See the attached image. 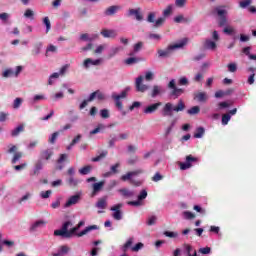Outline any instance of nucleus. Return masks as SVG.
<instances>
[{
	"instance_id": "1",
	"label": "nucleus",
	"mask_w": 256,
	"mask_h": 256,
	"mask_svg": "<svg viewBox=\"0 0 256 256\" xmlns=\"http://www.w3.org/2000/svg\"><path fill=\"white\" fill-rule=\"evenodd\" d=\"M173 111L176 113H179V111H185V103L183 100H179L178 104L173 107V104L171 102H168L164 105L162 109V115L163 117H172Z\"/></svg>"
},
{
	"instance_id": "2",
	"label": "nucleus",
	"mask_w": 256,
	"mask_h": 256,
	"mask_svg": "<svg viewBox=\"0 0 256 256\" xmlns=\"http://www.w3.org/2000/svg\"><path fill=\"white\" fill-rule=\"evenodd\" d=\"M142 173H144L143 169H137L134 171H130L121 176V181H130L131 185H135V187H139V186H141V181H136L133 179V177L142 175Z\"/></svg>"
},
{
	"instance_id": "3",
	"label": "nucleus",
	"mask_w": 256,
	"mask_h": 256,
	"mask_svg": "<svg viewBox=\"0 0 256 256\" xmlns=\"http://www.w3.org/2000/svg\"><path fill=\"white\" fill-rule=\"evenodd\" d=\"M187 45V38H184L180 43L170 45L165 50H158L159 57H169L174 49H181Z\"/></svg>"
},
{
	"instance_id": "4",
	"label": "nucleus",
	"mask_w": 256,
	"mask_h": 256,
	"mask_svg": "<svg viewBox=\"0 0 256 256\" xmlns=\"http://www.w3.org/2000/svg\"><path fill=\"white\" fill-rule=\"evenodd\" d=\"M72 226L73 223L71 221L64 222L61 229L54 231L55 237H64L65 239H71V229L69 230V227Z\"/></svg>"
},
{
	"instance_id": "5",
	"label": "nucleus",
	"mask_w": 256,
	"mask_h": 256,
	"mask_svg": "<svg viewBox=\"0 0 256 256\" xmlns=\"http://www.w3.org/2000/svg\"><path fill=\"white\" fill-rule=\"evenodd\" d=\"M168 89H171L170 91V97H173L174 99H177L185 93V90L183 88H177V84L175 83V79H172L168 83Z\"/></svg>"
},
{
	"instance_id": "6",
	"label": "nucleus",
	"mask_w": 256,
	"mask_h": 256,
	"mask_svg": "<svg viewBox=\"0 0 256 256\" xmlns=\"http://www.w3.org/2000/svg\"><path fill=\"white\" fill-rule=\"evenodd\" d=\"M127 97V90L121 92V94H112V99L115 101V105L119 111H123V102L121 99H125Z\"/></svg>"
},
{
	"instance_id": "7",
	"label": "nucleus",
	"mask_w": 256,
	"mask_h": 256,
	"mask_svg": "<svg viewBox=\"0 0 256 256\" xmlns=\"http://www.w3.org/2000/svg\"><path fill=\"white\" fill-rule=\"evenodd\" d=\"M191 163H197V158L193 157V155L186 156V162H180L181 171H187V169H191L193 165Z\"/></svg>"
},
{
	"instance_id": "8",
	"label": "nucleus",
	"mask_w": 256,
	"mask_h": 256,
	"mask_svg": "<svg viewBox=\"0 0 256 256\" xmlns=\"http://www.w3.org/2000/svg\"><path fill=\"white\" fill-rule=\"evenodd\" d=\"M121 207H123V204L119 203L110 208V211H114V213L112 214V217L116 221H121L123 219V214L121 213Z\"/></svg>"
},
{
	"instance_id": "9",
	"label": "nucleus",
	"mask_w": 256,
	"mask_h": 256,
	"mask_svg": "<svg viewBox=\"0 0 256 256\" xmlns=\"http://www.w3.org/2000/svg\"><path fill=\"white\" fill-rule=\"evenodd\" d=\"M217 15L220 17L218 25L219 27H225V25H227V10H223L220 8H216L215 9Z\"/></svg>"
},
{
	"instance_id": "10",
	"label": "nucleus",
	"mask_w": 256,
	"mask_h": 256,
	"mask_svg": "<svg viewBox=\"0 0 256 256\" xmlns=\"http://www.w3.org/2000/svg\"><path fill=\"white\" fill-rule=\"evenodd\" d=\"M143 79H144L143 76H138L136 78L135 87L138 93H145V91L149 89V86L143 84Z\"/></svg>"
},
{
	"instance_id": "11",
	"label": "nucleus",
	"mask_w": 256,
	"mask_h": 256,
	"mask_svg": "<svg viewBox=\"0 0 256 256\" xmlns=\"http://www.w3.org/2000/svg\"><path fill=\"white\" fill-rule=\"evenodd\" d=\"M23 71V66H17L16 67V71H13L12 69H6L3 73H2V77H5L6 79L9 77H19V73H21Z\"/></svg>"
},
{
	"instance_id": "12",
	"label": "nucleus",
	"mask_w": 256,
	"mask_h": 256,
	"mask_svg": "<svg viewBox=\"0 0 256 256\" xmlns=\"http://www.w3.org/2000/svg\"><path fill=\"white\" fill-rule=\"evenodd\" d=\"M128 17H135L136 21H143V14L141 13V8L130 9L128 11Z\"/></svg>"
},
{
	"instance_id": "13",
	"label": "nucleus",
	"mask_w": 256,
	"mask_h": 256,
	"mask_svg": "<svg viewBox=\"0 0 256 256\" xmlns=\"http://www.w3.org/2000/svg\"><path fill=\"white\" fill-rule=\"evenodd\" d=\"M161 105H163V103L161 102L151 104L144 109V113L146 115H151V113H155V111H157V109H159Z\"/></svg>"
},
{
	"instance_id": "14",
	"label": "nucleus",
	"mask_w": 256,
	"mask_h": 256,
	"mask_svg": "<svg viewBox=\"0 0 256 256\" xmlns=\"http://www.w3.org/2000/svg\"><path fill=\"white\" fill-rule=\"evenodd\" d=\"M95 98L98 99V101H105V94H103L100 90H96L90 94L88 101H94Z\"/></svg>"
},
{
	"instance_id": "15",
	"label": "nucleus",
	"mask_w": 256,
	"mask_h": 256,
	"mask_svg": "<svg viewBox=\"0 0 256 256\" xmlns=\"http://www.w3.org/2000/svg\"><path fill=\"white\" fill-rule=\"evenodd\" d=\"M100 33L105 39H115L117 37V31L115 30L103 29Z\"/></svg>"
},
{
	"instance_id": "16",
	"label": "nucleus",
	"mask_w": 256,
	"mask_h": 256,
	"mask_svg": "<svg viewBox=\"0 0 256 256\" xmlns=\"http://www.w3.org/2000/svg\"><path fill=\"white\" fill-rule=\"evenodd\" d=\"M103 187H105V181H100L97 183H94L92 186V197H95V195H97L99 193V191H101L103 189Z\"/></svg>"
},
{
	"instance_id": "17",
	"label": "nucleus",
	"mask_w": 256,
	"mask_h": 256,
	"mask_svg": "<svg viewBox=\"0 0 256 256\" xmlns=\"http://www.w3.org/2000/svg\"><path fill=\"white\" fill-rule=\"evenodd\" d=\"M80 199H81V196L79 194L73 195L68 199L64 207H71V205H77Z\"/></svg>"
},
{
	"instance_id": "18",
	"label": "nucleus",
	"mask_w": 256,
	"mask_h": 256,
	"mask_svg": "<svg viewBox=\"0 0 256 256\" xmlns=\"http://www.w3.org/2000/svg\"><path fill=\"white\" fill-rule=\"evenodd\" d=\"M194 99L199 103H206L209 97L207 96L206 92H198L194 95Z\"/></svg>"
},
{
	"instance_id": "19",
	"label": "nucleus",
	"mask_w": 256,
	"mask_h": 256,
	"mask_svg": "<svg viewBox=\"0 0 256 256\" xmlns=\"http://www.w3.org/2000/svg\"><path fill=\"white\" fill-rule=\"evenodd\" d=\"M41 49H43V42H36L33 45V48L31 50V54L36 57V55H39L41 53Z\"/></svg>"
},
{
	"instance_id": "20",
	"label": "nucleus",
	"mask_w": 256,
	"mask_h": 256,
	"mask_svg": "<svg viewBox=\"0 0 256 256\" xmlns=\"http://www.w3.org/2000/svg\"><path fill=\"white\" fill-rule=\"evenodd\" d=\"M161 93H164L163 87L159 85H154L150 95L153 99H155V97H157L158 95H161Z\"/></svg>"
},
{
	"instance_id": "21",
	"label": "nucleus",
	"mask_w": 256,
	"mask_h": 256,
	"mask_svg": "<svg viewBox=\"0 0 256 256\" xmlns=\"http://www.w3.org/2000/svg\"><path fill=\"white\" fill-rule=\"evenodd\" d=\"M118 191L122 195V197H125L126 199H131V197H135V192L129 189L122 188V189H119Z\"/></svg>"
},
{
	"instance_id": "22",
	"label": "nucleus",
	"mask_w": 256,
	"mask_h": 256,
	"mask_svg": "<svg viewBox=\"0 0 256 256\" xmlns=\"http://www.w3.org/2000/svg\"><path fill=\"white\" fill-rule=\"evenodd\" d=\"M242 53L246 55L251 61H256V55L251 54V46L244 47Z\"/></svg>"
},
{
	"instance_id": "23",
	"label": "nucleus",
	"mask_w": 256,
	"mask_h": 256,
	"mask_svg": "<svg viewBox=\"0 0 256 256\" xmlns=\"http://www.w3.org/2000/svg\"><path fill=\"white\" fill-rule=\"evenodd\" d=\"M95 229H98L97 225H91L86 227L84 230L76 234V237H83L84 235H87V233L91 231H95Z\"/></svg>"
},
{
	"instance_id": "24",
	"label": "nucleus",
	"mask_w": 256,
	"mask_h": 256,
	"mask_svg": "<svg viewBox=\"0 0 256 256\" xmlns=\"http://www.w3.org/2000/svg\"><path fill=\"white\" fill-rule=\"evenodd\" d=\"M69 156L67 155V154H60V156H59V158H58V160H57V163H58V166L56 167V169L58 170V171H62V169H63V165H61V163H63L64 161H67V158H68Z\"/></svg>"
},
{
	"instance_id": "25",
	"label": "nucleus",
	"mask_w": 256,
	"mask_h": 256,
	"mask_svg": "<svg viewBox=\"0 0 256 256\" xmlns=\"http://www.w3.org/2000/svg\"><path fill=\"white\" fill-rule=\"evenodd\" d=\"M117 11H119V6H110L105 10L104 14L108 17H111V15H115Z\"/></svg>"
},
{
	"instance_id": "26",
	"label": "nucleus",
	"mask_w": 256,
	"mask_h": 256,
	"mask_svg": "<svg viewBox=\"0 0 256 256\" xmlns=\"http://www.w3.org/2000/svg\"><path fill=\"white\" fill-rule=\"evenodd\" d=\"M107 155H109V152L107 150H104L98 156L92 158V162L98 163V161H103V159H105V157H107Z\"/></svg>"
},
{
	"instance_id": "27",
	"label": "nucleus",
	"mask_w": 256,
	"mask_h": 256,
	"mask_svg": "<svg viewBox=\"0 0 256 256\" xmlns=\"http://www.w3.org/2000/svg\"><path fill=\"white\" fill-rule=\"evenodd\" d=\"M23 131H25V124H20L14 130H12L11 135L12 137H17V135H19L20 133H23Z\"/></svg>"
},
{
	"instance_id": "28",
	"label": "nucleus",
	"mask_w": 256,
	"mask_h": 256,
	"mask_svg": "<svg viewBox=\"0 0 256 256\" xmlns=\"http://www.w3.org/2000/svg\"><path fill=\"white\" fill-rule=\"evenodd\" d=\"M41 169H43V160H38L35 163L34 172L32 175H39V173L41 172Z\"/></svg>"
},
{
	"instance_id": "29",
	"label": "nucleus",
	"mask_w": 256,
	"mask_h": 256,
	"mask_svg": "<svg viewBox=\"0 0 256 256\" xmlns=\"http://www.w3.org/2000/svg\"><path fill=\"white\" fill-rule=\"evenodd\" d=\"M205 49H210L211 51H215L217 49V43L213 42L212 40H206L204 43Z\"/></svg>"
},
{
	"instance_id": "30",
	"label": "nucleus",
	"mask_w": 256,
	"mask_h": 256,
	"mask_svg": "<svg viewBox=\"0 0 256 256\" xmlns=\"http://www.w3.org/2000/svg\"><path fill=\"white\" fill-rule=\"evenodd\" d=\"M96 207L98 209H106L107 208V197L100 198L96 203Z\"/></svg>"
},
{
	"instance_id": "31",
	"label": "nucleus",
	"mask_w": 256,
	"mask_h": 256,
	"mask_svg": "<svg viewBox=\"0 0 256 256\" xmlns=\"http://www.w3.org/2000/svg\"><path fill=\"white\" fill-rule=\"evenodd\" d=\"M101 63V60H92L91 58H87L84 60V67L87 69L89 68V65H99Z\"/></svg>"
},
{
	"instance_id": "32",
	"label": "nucleus",
	"mask_w": 256,
	"mask_h": 256,
	"mask_svg": "<svg viewBox=\"0 0 256 256\" xmlns=\"http://www.w3.org/2000/svg\"><path fill=\"white\" fill-rule=\"evenodd\" d=\"M92 170H93V166L86 165L79 169V173L80 175H89V173H91Z\"/></svg>"
},
{
	"instance_id": "33",
	"label": "nucleus",
	"mask_w": 256,
	"mask_h": 256,
	"mask_svg": "<svg viewBox=\"0 0 256 256\" xmlns=\"http://www.w3.org/2000/svg\"><path fill=\"white\" fill-rule=\"evenodd\" d=\"M53 157V151L51 150H44L41 152V159H45L46 161H49Z\"/></svg>"
},
{
	"instance_id": "34",
	"label": "nucleus",
	"mask_w": 256,
	"mask_h": 256,
	"mask_svg": "<svg viewBox=\"0 0 256 256\" xmlns=\"http://www.w3.org/2000/svg\"><path fill=\"white\" fill-rule=\"evenodd\" d=\"M83 225H85V221H80L75 227L70 229V237H73V235H75V233H77L78 229H81V227H83Z\"/></svg>"
},
{
	"instance_id": "35",
	"label": "nucleus",
	"mask_w": 256,
	"mask_h": 256,
	"mask_svg": "<svg viewBox=\"0 0 256 256\" xmlns=\"http://www.w3.org/2000/svg\"><path fill=\"white\" fill-rule=\"evenodd\" d=\"M141 61V58L130 57L125 60L126 65H135Z\"/></svg>"
},
{
	"instance_id": "36",
	"label": "nucleus",
	"mask_w": 256,
	"mask_h": 256,
	"mask_svg": "<svg viewBox=\"0 0 256 256\" xmlns=\"http://www.w3.org/2000/svg\"><path fill=\"white\" fill-rule=\"evenodd\" d=\"M188 115H199L201 113V108L199 106H194L187 110Z\"/></svg>"
},
{
	"instance_id": "37",
	"label": "nucleus",
	"mask_w": 256,
	"mask_h": 256,
	"mask_svg": "<svg viewBox=\"0 0 256 256\" xmlns=\"http://www.w3.org/2000/svg\"><path fill=\"white\" fill-rule=\"evenodd\" d=\"M205 135V128L203 127H198L196 129V133L194 134L195 139H201Z\"/></svg>"
},
{
	"instance_id": "38",
	"label": "nucleus",
	"mask_w": 256,
	"mask_h": 256,
	"mask_svg": "<svg viewBox=\"0 0 256 256\" xmlns=\"http://www.w3.org/2000/svg\"><path fill=\"white\" fill-rule=\"evenodd\" d=\"M67 183L69 187H77V185H79V180L75 179L73 176H70L67 179Z\"/></svg>"
},
{
	"instance_id": "39",
	"label": "nucleus",
	"mask_w": 256,
	"mask_h": 256,
	"mask_svg": "<svg viewBox=\"0 0 256 256\" xmlns=\"http://www.w3.org/2000/svg\"><path fill=\"white\" fill-rule=\"evenodd\" d=\"M119 51H123V47L118 46V47L112 48L111 52L109 53V59H111L112 57H115V55H117V53H119Z\"/></svg>"
},
{
	"instance_id": "40",
	"label": "nucleus",
	"mask_w": 256,
	"mask_h": 256,
	"mask_svg": "<svg viewBox=\"0 0 256 256\" xmlns=\"http://www.w3.org/2000/svg\"><path fill=\"white\" fill-rule=\"evenodd\" d=\"M251 3H253V0H243L239 2V7L240 9H247Z\"/></svg>"
},
{
	"instance_id": "41",
	"label": "nucleus",
	"mask_w": 256,
	"mask_h": 256,
	"mask_svg": "<svg viewBox=\"0 0 256 256\" xmlns=\"http://www.w3.org/2000/svg\"><path fill=\"white\" fill-rule=\"evenodd\" d=\"M171 13H173V5H168L166 7V9H164L163 11V17L164 19L169 17V15H171Z\"/></svg>"
},
{
	"instance_id": "42",
	"label": "nucleus",
	"mask_w": 256,
	"mask_h": 256,
	"mask_svg": "<svg viewBox=\"0 0 256 256\" xmlns=\"http://www.w3.org/2000/svg\"><path fill=\"white\" fill-rule=\"evenodd\" d=\"M24 17H26V19L33 20L35 17V12L31 9H26L24 12Z\"/></svg>"
},
{
	"instance_id": "43",
	"label": "nucleus",
	"mask_w": 256,
	"mask_h": 256,
	"mask_svg": "<svg viewBox=\"0 0 256 256\" xmlns=\"http://www.w3.org/2000/svg\"><path fill=\"white\" fill-rule=\"evenodd\" d=\"M43 24L46 26V33H49L51 31V20H49V17L43 18Z\"/></svg>"
},
{
	"instance_id": "44",
	"label": "nucleus",
	"mask_w": 256,
	"mask_h": 256,
	"mask_svg": "<svg viewBox=\"0 0 256 256\" xmlns=\"http://www.w3.org/2000/svg\"><path fill=\"white\" fill-rule=\"evenodd\" d=\"M131 245H133V238H129L128 240H127V242L123 245V247H122V251L124 252V253H127V249H129V247H131Z\"/></svg>"
},
{
	"instance_id": "45",
	"label": "nucleus",
	"mask_w": 256,
	"mask_h": 256,
	"mask_svg": "<svg viewBox=\"0 0 256 256\" xmlns=\"http://www.w3.org/2000/svg\"><path fill=\"white\" fill-rule=\"evenodd\" d=\"M45 225V221L40 220V221H36L32 226H31V231H36L38 229V227H41Z\"/></svg>"
},
{
	"instance_id": "46",
	"label": "nucleus",
	"mask_w": 256,
	"mask_h": 256,
	"mask_svg": "<svg viewBox=\"0 0 256 256\" xmlns=\"http://www.w3.org/2000/svg\"><path fill=\"white\" fill-rule=\"evenodd\" d=\"M229 121H231V114H223L222 115V125H228Z\"/></svg>"
},
{
	"instance_id": "47",
	"label": "nucleus",
	"mask_w": 256,
	"mask_h": 256,
	"mask_svg": "<svg viewBox=\"0 0 256 256\" xmlns=\"http://www.w3.org/2000/svg\"><path fill=\"white\" fill-rule=\"evenodd\" d=\"M21 157H23V153L22 152H16L12 158V165H15V163H17V161H19V159H21Z\"/></svg>"
},
{
	"instance_id": "48",
	"label": "nucleus",
	"mask_w": 256,
	"mask_h": 256,
	"mask_svg": "<svg viewBox=\"0 0 256 256\" xmlns=\"http://www.w3.org/2000/svg\"><path fill=\"white\" fill-rule=\"evenodd\" d=\"M57 137H59V132H54L51 137L48 139V142L51 145H55V142L57 141Z\"/></svg>"
},
{
	"instance_id": "49",
	"label": "nucleus",
	"mask_w": 256,
	"mask_h": 256,
	"mask_svg": "<svg viewBox=\"0 0 256 256\" xmlns=\"http://www.w3.org/2000/svg\"><path fill=\"white\" fill-rule=\"evenodd\" d=\"M22 103H23V99L22 98H16L14 100V103H13V108L14 109H19L21 107Z\"/></svg>"
},
{
	"instance_id": "50",
	"label": "nucleus",
	"mask_w": 256,
	"mask_h": 256,
	"mask_svg": "<svg viewBox=\"0 0 256 256\" xmlns=\"http://www.w3.org/2000/svg\"><path fill=\"white\" fill-rule=\"evenodd\" d=\"M227 67H228V71H229L230 73H235V72H237V64H236V63H229V64L227 65Z\"/></svg>"
},
{
	"instance_id": "51",
	"label": "nucleus",
	"mask_w": 256,
	"mask_h": 256,
	"mask_svg": "<svg viewBox=\"0 0 256 256\" xmlns=\"http://www.w3.org/2000/svg\"><path fill=\"white\" fill-rule=\"evenodd\" d=\"M51 193H53V191H51V190L42 191L40 193V196L42 199H49V197H51Z\"/></svg>"
},
{
	"instance_id": "52",
	"label": "nucleus",
	"mask_w": 256,
	"mask_h": 256,
	"mask_svg": "<svg viewBox=\"0 0 256 256\" xmlns=\"http://www.w3.org/2000/svg\"><path fill=\"white\" fill-rule=\"evenodd\" d=\"M183 216L185 219H188V220L195 219V214L189 211H184Z\"/></svg>"
},
{
	"instance_id": "53",
	"label": "nucleus",
	"mask_w": 256,
	"mask_h": 256,
	"mask_svg": "<svg viewBox=\"0 0 256 256\" xmlns=\"http://www.w3.org/2000/svg\"><path fill=\"white\" fill-rule=\"evenodd\" d=\"M57 53V46L53 45V44H50L47 49H46V55L48 53Z\"/></svg>"
},
{
	"instance_id": "54",
	"label": "nucleus",
	"mask_w": 256,
	"mask_h": 256,
	"mask_svg": "<svg viewBox=\"0 0 256 256\" xmlns=\"http://www.w3.org/2000/svg\"><path fill=\"white\" fill-rule=\"evenodd\" d=\"M144 245L143 243H137L134 247L131 248V251L134 253H137L140 249H143Z\"/></svg>"
},
{
	"instance_id": "55",
	"label": "nucleus",
	"mask_w": 256,
	"mask_h": 256,
	"mask_svg": "<svg viewBox=\"0 0 256 256\" xmlns=\"http://www.w3.org/2000/svg\"><path fill=\"white\" fill-rule=\"evenodd\" d=\"M69 250H70V248L67 245H63L60 247L61 255H67L69 253Z\"/></svg>"
},
{
	"instance_id": "56",
	"label": "nucleus",
	"mask_w": 256,
	"mask_h": 256,
	"mask_svg": "<svg viewBox=\"0 0 256 256\" xmlns=\"http://www.w3.org/2000/svg\"><path fill=\"white\" fill-rule=\"evenodd\" d=\"M178 85L187 86V85H189V80L187 79V77H181V78L178 80Z\"/></svg>"
},
{
	"instance_id": "57",
	"label": "nucleus",
	"mask_w": 256,
	"mask_h": 256,
	"mask_svg": "<svg viewBox=\"0 0 256 256\" xmlns=\"http://www.w3.org/2000/svg\"><path fill=\"white\" fill-rule=\"evenodd\" d=\"M143 49V42H138L134 45V53H139Z\"/></svg>"
},
{
	"instance_id": "58",
	"label": "nucleus",
	"mask_w": 256,
	"mask_h": 256,
	"mask_svg": "<svg viewBox=\"0 0 256 256\" xmlns=\"http://www.w3.org/2000/svg\"><path fill=\"white\" fill-rule=\"evenodd\" d=\"M163 179V175H161V173L157 172L153 177H152V181H154V183H157L158 181H161Z\"/></svg>"
},
{
	"instance_id": "59",
	"label": "nucleus",
	"mask_w": 256,
	"mask_h": 256,
	"mask_svg": "<svg viewBox=\"0 0 256 256\" xmlns=\"http://www.w3.org/2000/svg\"><path fill=\"white\" fill-rule=\"evenodd\" d=\"M100 115L102 119H109V110L107 109L100 110Z\"/></svg>"
},
{
	"instance_id": "60",
	"label": "nucleus",
	"mask_w": 256,
	"mask_h": 256,
	"mask_svg": "<svg viewBox=\"0 0 256 256\" xmlns=\"http://www.w3.org/2000/svg\"><path fill=\"white\" fill-rule=\"evenodd\" d=\"M165 23V18L160 17L155 21L154 27H161Z\"/></svg>"
},
{
	"instance_id": "61",
	"label": "nucleus",
	"mask_w": 256,
	"mask_h": 256,
	"mask_svg": "<svg viewBox=\"0 0 256 256\" xmlns=\"http://www.w3.org/2000/svg\"><path fill=\"white\" fill-rule=\"evenodd\" d=\"M143 199H147V190H142L138 195V201H143Z\"/></svg>"
},
{
	"instance_id": "62",
	"label": "nucleus",
	"mask_w": 256,
	"mask_h": 256,
	"mask_svg": "<svg viewBox=\"0 0 256 256\" xmlns=\"http://www.w3.org/2000/svg\"><path fill=\"white\" fill-rule=\"evenodd\" d=\"M147 21H148V23H155V13L154 12H150L148 14Z\"/></svg>"
},
{
	"instance_id": "63",
	"label": "nucleus",
	"mask_w": 256,
	"mask_h": 256,
	"mask_svg": "<svg viewBox=\"0 0 256 256\" xmlns=\"http://www.w3.org/2000/svg\"><path fill=\"white\" fill-rule=\"evenodd\" d=\"M164 235L166 237H170V239H175V237L178 236V234L176 232H169V231H165L164 232Z\"/></svg>"
},
{
	"instance_id": "64",
	"label": "nucleus",
	"mask_w": 256,
	"mask_h": 256,
	"mask_svg": "<svg viewBox=\"0 0 256 256\" xmlns=\"http://www.w3.org/2000/svg\"><path fill=\"white\" fill-rule=\"evenodd\" d=\"M63 97H65V94H63V92H58L54 94V96H52V99L54 101H57V99H63Z\"/></svg>"
}]
</instances>
